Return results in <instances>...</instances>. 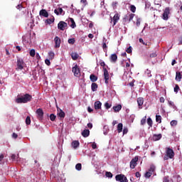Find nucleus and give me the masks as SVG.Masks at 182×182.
Listing matches in <instances>:
<instances>
[{"label":"nucleus","mask_w":182,"mask_h":182,"mask_svg":"<svg viewBox=\"0 0 182 182\" xmlns=\"http://www.w3.org/2000/svg\"><path fill=\"white\" fill-rule=\"evenodd\" d=\"M163 182H170V178L168 176H165L163 179Z\"/></svg>","instance_id":"48"},{"label":"nucleus","mask_w":182,"mask_h":182,"mask_svg":"<svg viewBox=\"0 0 182 182\" xmlns=\"http://www.w3.org/2000/svg\"><path fill=\"white\" fill-rule=\"evenodd\" d=\"M141 19L140 18H137L136 19V26H140V22H141Z\"/></svg>","instance_id":"53"},{"label":"nucleus","mask_w":182,"mask_h":182,"mask_svg":"<svg viewBox=\"0 0 182 182\" xmlns=\"http://www.w3.org/2000/svg\"><path fill=\"white\" fill-rule=\"evenodd\" d=\"M156 122L161 123V115H156Z\"/></svg>","instance_id":"32"},{"label":"nucleus","mask_w":182,"mask_h":182,"mask_svg":"<svg viewBox=\"0 0 182 182\" xmlns=\"http://www.w3.org/2000/svg\"><path fill=\"white\" fill-rule=\"evenodd\" d=\"M12 137H13V139H18V134H16V133H13Z\"/></svg>","instance_id":"61"},{"label":"nucleus","mask_w":182,"mask_h":182,"mask_svg":"<svg viewBox=\"0 0 182 182\" xmlns=\"http://www.w3.org/2000/svg\"><path fill=\"white\" fill-rule=\"evenodd\" d=\"M54 42L55 43V48H60V38L58 36H55L54 38Z\"/></svg>","instance_id":"13"},{"label":"nucleus","mask_w":182,"mask_h":182,"mask_svg":"<svg viewBox=\"0 0 182 182\" xmlns=\"http://www.w3.org/2000/svg\"><path fill=\"white\" fill-rule=\"evenodd\" d=\"M178 122L177 120H172L170 123L171 126L174 127L177 124Z\"/></svg>","instance_id":"47"},{"label":"nucleus","mask_w":182,"mask_h":182,"mask_svg":"<svg viewBox=\"0 0 182 182\" xmlns=\"http://www.w3.org/2000/svg\"><path fill=\"white\" fill-rule=\"evenodd\" d=\"M116 181L119 182H129V180H127V177L123 174H118L115 176Z\"/></svg>","instance_id":"4"},{"label":"nucleus","mask_w":182,"mask_h":182,"mask_svg":"<svg viewBox=\"0 0 182 182\" xmlns=\"http://www.w3.org/2000/svg\"><path fill=\"white\" fill-rule=\"evenodd\" d=\"M40 16H44V18H48L49 16V14L45 9H42L40 11Z\"/></svg>","instance_id":"15"},{"label":"nucleus","mask_w":182,"mask_h":182,"mask_svg":"<svg viewBox=\"0 0 182 182\" xmlns=\"http://www.w3.org/2000/svg\"><path fill=\"white\" fill-rule=\"evenodd\" d=\"M147 124L149 126V127H153V120L151 117L147 119Z\"/></svg>","instance_id":"29"},{"label":"nucleus","mask_w":182,"mask_h":182,"mask_svg":"<svg viewBox=\"0 0 182 182\" xmlns=\"http://www.w3.org/2000/svg\"><path fill=\"white\" fill-rule=\"evenodd\" d=\"M82 137H89L90 131L89 129H84L81 133Z\"/></svg>","instance_id":"17"},{"label":"nucleus","mask_w":182,"mask_h":182,"mask_svg":"<svg viewBox=\"0 0 182 182\" xmlns=\"http://www.w3.org/2000/svg\"><path fill=\"white\" fill-rule=\"evenodd\" d=\"M149 57L150 58H156V57H157V54L156 53V52L152 53L150 54Z\"/></svg>","instance_id":"51"},{"label":"nucleus","mask_w":182,"mask_h":182,"mask_svg":"<svg viewBox=\"0 0 182 182\" xmlns=\"http://www.w3.org/2000/svg\"><path fill=\"white\" fill-rule=\"evenodd\" d=\"M106 177H108V178H112L113 177V173L112 172L107 171L105 173Z\"/></svg>","instance_id":"34"},{"label":"nucleus","mask_w":182,"mask_h":182,"mask_svg":"<svg viewBox=\"0 0 182 182\" xmlns=\"http://www.w3.org/2000/svg\"><path fill=\"white\" fill-rule=\"evenodd\" d=\"M137 161H139V156H135L130 161V168H135L136 166H137Z\"/></svg>","instance_id":"7"},{"label":"nucleus","mask_w":182,"mask_h":182,"mask_svg":"<svg viewBox=\"0 0 182 182\" xmlns=\"http://www.w3.org/2000/svg\"><path fill=\"white\" fill-rule=\"evenodd\" d=\"M36 113L37 114V119H38V120H43V109H42V108L37 109Z\"/></svg>","instance_id":"6"},{"label":"nucleus","mask_w":182,"mask_h":182,"mask_svg":"<svg viewBox=\"0 0 182 182\" xmlns=\"http://www.w3.org/2000/svg\"><path fill=\"white\" fill-rule=\"evenodd\" d=\"M104 79L105 80L106 85L109 84V79H110V75H109V71H107V68H104Z\"/></svg>","instance_id":"8"},{"label":"nucleus","mask_w":182,"mask_h":182,"mask_svg":"<svg viewBox=\"0 0 182 182\" xmlns=\"http://www.w3.org/2000/svg\"><path fill=\"white\" fill-rule=\"evenodd\" d=\"M133 18H134V14H129V22L132 21L133 20Z\"/></svg>","instance_id":"50"},{"label":"nucleus","mask_w":182,"mask_h":182,"mask_svg":"<svg viewBox=\"0 0 182 182\" xmlns=\"http://www.w3.org/2000/svg\"><path fill=\"white\" fill-rule=\"evenodd\" d=\"M63 12V9L62 8H60V7H59L58 9L54 10V13L56 15H62Z\"/></svg>","instance_id":"23"},{"label":"nucleus","mask_w":182,"mask_h":182,"mask_svg":"<svg viewBox=\"0 0 182 182\" xmlns=\"http://www.w3.org/2000/svg\"><path fill=\"white\" fill-rule=\"evenodd\" d=\"M105 109H107V110H108V109H110V107H112V103L105 102Z\"/></svg>","instance_id":"37"},{"label":"nucleus","mask_w":182,"mask_h":182,"mask_svg":"<svg viewBox=\"0 0 182 182\" xmlns=\"http://www.w3.org/2000/svg\"><path fill=\"white\" fill-rule=\"evenodd\" d=\"M178 45H182V37H181L179 39Z\"/></svg>","instance_id":"64"},{"label":"nucleus","mask_w":182,"mask_h":182,"mask_svg":"<svg viewBox=\"0 0 182 182\" xmlns=\"http://www.w3.org/2000/svg\"><path fill=\"white\" fill-rule=\"evenodd\" d=\"M48 55L50 57V59H53V58H55V53L50 51V53H48Z\"/></svg>","instance_id":"44"},{"label":"nucleus","mask_w":182,"mask_h":182,"mask_svg":"<svg viewBox=\"0 0 182 182\" xmlns=\"http://www.w3.org/2000/svg\"><path fill=\"white\" fill-rule=\"evenodd\" d=\"M99 87V86L97 85V83L95 82H92L91 85V90L92 92H96V90H97V88Z\"/></svg>","instance_id":"21"},{"label":"nucleus","mask_w":182,"mask_h":182,"mask_svg":"<svg viewBox=\"0 0 182 182\" xmlns=\"http://www.w3.org/2000/svg\"><path fill=\"white\" fill-rule=\"evenodd\" d=\"M110 61L113 62L114 63H116V62H117V54L111 55Z\"/></svg>","instance_id":"20"},{"label":"nucleus","mask_w":182,"mask_h":182,"mask_svg":"<svg viewBox=\"0 0 182 182\" xmlns=\"http://www.w3.org/2000/svg\"><path fill=\"white\" fill-rule=\"evenodd\" d=\"M56 119V116L53 114H51L50 115V119L51 120V122H55V119Z\"/></svg>","instance_id":"42"},{"label":"nucleus","mask_w":182,"mask_h":182,"mask_svg":"<svg viewBox=\"0 0 182 182\" xmlns=\"http://www.w3.org/2000/svg\"><path fill=\"white\" fill-rule=\"evenodd\" d=\"M128 132H129V129L127 128H126V127L124 128L123 134H127Z\"/></svg>","instance_id":"55"},{"label":"nucleus","mask_w":182,"mask_h":182,"mask_svg":"<svg viewBox=\"0 0 182 182\" xmlns=\"http://www.w3.org/2000/svg\"><path fill=\"white\" fill-rule=\"evenodd\" d=\"M80 2H81V4H83V5H85V6H86V4H87V0H81Z\"/></svg>","instance_id":"57"},{"label":"nucleus","mask_w":182,"mask_h":182,"mask_svg":"<svg viewBox=\"0 0 182 182\" xmlns=\"http://www.w3.org/2000/svg\"><path fill=\"white\" fill-rule=\"evenodd\" d=\"M140 43H142V45H145L147 46V43H145L144 41H143V38H139Z\"/></svg>","instance_id":"56"},{"label":"nucleus","mask_w":182,"mask_h":182,"mask_svg":"<svg viewBox=\"0 0 182 182\" xmlns=\"http://www.w3.org/2000/svg\"><path fill=\"white\" fill-rule=\"evenodd\" d=\"M87 112H88L89 113H92V112H93V109H92L90 107H87Z\"/></svg>","instance_id":"63"},{"label":"nucleus","mask_w":182,"mask_h":182,"mask_svg":"<svg viewBox=\"0 0 182 182\" xmlns=\"http://www.w3.org/2000/svg\"><path fill=\"white\" fill-rule=\"evenodd\" d=\"M87 127L89 128V129H92V127H93V124H92V123H88L87 124Z\"/></svg>","instance_id":"62"},{"label":"nucleus","mask_w":182,"mask_h":182,"mask_svg":"<svg viewBox=\"0 0 182 182\" xmlns=\"http://www.w3.org/2000/svg\"><path fill=\"white\" fill-rule=\"evenodd\" d=\"M156 170V166H154V165H151L149 171V173H151L153 174V173H154V171Z\"/></svg>","instance_id":"31"},{"label":"nucleus","mask_w":182,"mask_h":182,"mask_svg":"<svg viewBox=\"0 0 182 182\" xmlns=\"http://www.w3.org/2000/svg\"><path fill=\"white\" fill-rule=\"evenodd\" d=\"M55 22V18H48L46 20V23H48V25H50V23H53Z\"/></svg>","instance_id":"30"},{"label":"nucleus","mask_w":182,"mask_h":182,"mask_svg":"<svg viewBox=\"0 0 182 182\" xmlns=\"http://www.w3.org/2000/svg\"><path fill=\"white\" fill-rule=\"evenodd\" d=\"M29 102H32V95L30 94H25L21 95L18 98L16 99V103H29Z\"/></svg>","instance_id":"1"},{"label":"nucleus","mask_w":182,"mask_h":182,"mask_svg":"<svg viewBox=\"0 0 182 182\" xmlns=\"http://www.w3.org/2000/svg\"><path fill=\"white\" fill-rule=\"evenodd\" d=\"M58 116L60 117L61 119H65V112H63L62 109L60 110V112L58 113Z\"/></svg>","instance_id":"28"},{"label":"nucleus","mask_w":182,"mask_h":182,"mask_svg":"<svg viewBox=\"0 0 182 182\" xmlns=\"http://www.w3.org/2000/svg\"><path fill=\"white\" fill-rule=\"evenodd\" d=\"M92 148L95 150V149H97V145L96 144V143H93L92 144Z\"/></svg>","instance_id":"58"},{"label":"nucleus","mask_w":182,"mask_h":182,"mask_svg":"<svg viewBox=\"0 0 182 182\" xmlns=\"http://www.w3.org/2000/svg\"><path fill=\"white\" fill-rule=\"evenodd\" d=\"M16 159H18V156H16V155H15V154L11 155V160L13 161H16Z\"/></svg>","instance_id":"49"},{"label":"nucleus","mask_w":182,"mask_h":182,"mask_svg":"<svg viewBox=\"0 0 182 182\" xmlns=\"http://www.w3.org/2000/svg\"><path fill=\"white\" fill-rule=\"evenodd\" d=\"M174 151L170 147L166 148V155L164 156V160H168V159H174Z\"/></svg>","instance_id":"2"},{"label":"nucleus","mask_w":182,"mask_h":182,"mask_svg":"<svg viewBox=\"0 0 182 182\" xmlns=\"http://www.w3.org/2000/svg\"><path fill=\"white\" fill-rule=\"evenodd\" d=\"M139 109H143V105L144 103V98L139 97L136 99Z\"/></svg>","instance_id":"11"},{"label":"nucleus","mask_w":182,"mask_h":182,"mask_svg":"<svg viewBox=\"0 0 182 182\" xmlns=\"http://www.w3.org/2000/svg\"><path fill=\"white\" fill-rule=\"evenodd\" d=\"M130 11L131 12H133V14H134V12H136V6L134 5H131Z\"/></svg>","instance_id":"41"},{"label":"nucleus","mask_w":182,"mask_h":182,"mask_svg":"<svg viewBox=\"0 0 182 182\" xmlns=\"http://www.w3.org/2000/svg\"><path fill=\"white\" fill-rule=\"evenodd\" d=\"M176 80H178V82H181V73L176 72Z\"/></svg>","instance_id":"27"},{"label":"nucleus","mask_w":182,"mask_h":182,"mask_svg":"<svg viewBox=\"0 0 182 182\" xmlns=\"http://www.w3.org/2000/svg\"><path fill=\"white\" fill-rule=\"evenodd\" d=\"M94 107L95 110L102 109V102H100V101H96L94 104Z\"/></svg>","instance_id":"14"},{"label":"nucleus","mask_w":182,"mask_h":182,"mask_svg":"<svg viewBox=\"0 0 182 182\" xmlns=\"http://www.w3.org/2000/svg\"><path fill=\"white\" fill-rule=\"evenodd\" d=\"M100 66L102 67L103 70H105V68H109V66L106 65V63H105L104 61H101L100 63Z\"/></svg>","instance_id":"35"},{"label":"nucleus","mask_w":182,"mask_h":182,"mask_svg":"<svg viewBox=\"0 0 182 182\" xmlns=\"http://www.w3.org/2000/svg\"><path fill=\"white\" fill-rule=\"evenodd\" d=\"M135 176H136V177L137 178L141 177V174H140V172H136V173H135Z\"/></svg>","instance_id":"59"},{"label":"nucleus","mask_w":182,"mask_h":182,"mask_svg":"<svg viewBox=\"0 0 182 182\" xmlns=\"http://www.w3.org/2000/svg\"><path fill=\"white\" fill-rule=\"evenodd\" d=\"M168 15H170V9L168 7L166 8L163 14V19L167 21L168 19Z\"/></svg>","instance_id":"12"},{"label":"nucleus","mask_w":182,"mask_h":182,"mask_svg":"<svg viewBox=\"0 0 182 182\" xmlns=\"http://www.w3.org/2000/svg\"><path fill=\"white\" fill-rule=\"evenodd\" d=\"M161 137H163L161 134H154L153 136H152V140L154 141H158V140H160L161 139Z\"/></svg>","instance_id":"16"},{"label":"nucleus","mask_w":182,"mask_h":182,"mask_svg":"<svg viewBox=\"0 0 182 182\" xmlns=\"http://www.w3.org/2000/svg\"><path fill=\"white\" fill-rule=\"evenodd\" d=\"M180 90V87L178 86V85H176L175 87H174V92L175 93H178V90Z\"/></svg>","instance_id":"46"},{"label":"nucleus","mask_w":182,"mask_h":182,"mask_svg":"<svg viewBox=\"0 0 182 182\" xmlns=\"http://www.w3.org/2000/svg\"><path fill=\"white\" fill-rule=\"evenodd\" d=\"M45 63L47 65V66H50V60L46 59L45 60Z\"/></svg>","instance_id":"52"},{"label":"nucleus","mask_w":182,"mask_h":182,"mask_svg":"<svg viewBox=\"0 0 182 182\" xmlns=\"http://www.w3.org/2000/svg\"><path fill=\"white\" fill-rule=\"evenodd\" d=\"M71 58H72L73 60H77V59L79 58V54H77V53H72Z\"/></svg>","instance_id":"25"},{"label":"nucleus","mask_w":182,"mask_h":182,"mask_svg":"<svg viewBox=\"0 0 182 182\" xmlns=\"http://www.w3.org/2000/svg\"><path fill=\"white\" fill-rule=\"evenodd\" d=\"M16 66L17 67L16 68V70H22L23 69V66H25V63L23 62V60L18 58Z\"/></svg>","instance_id":"3"},{"label":"nucleus","mask_w":182,"mask_h":182,"mask_svg":"<svg viewBox=\"0 0 182 182\" xmlns=\"http://www.w3.org/2000/svg\"><path fill=\"white\" fill-rule=\"evenodd\" d=\"M75 42H76V40H75V38L68 39V43H70V45H75Z\"/></svg>","instance_id":"39"},{"label":"nucleus","mask_w":182,"mask_h":182,"mask_svg":"<svg viewBox=\"0 0 182 182\" xmlns=\"http://www.w3.org/2000/svg\"><path fill=\"white\" fill-rule=\"evenodd\" d=\"M80 145V143L79 142V141H73L71 143V146L74 149H77V147H79Z\"/></svg>","instance_id":"19"},{"label":"nucleus","mask_w":182,"mask_h":182,"mask_svg":"<svg viewBox=\"0 0 182 182\" xmlns=\"http://www.w3.org/2000/svg\"><path fill=\"white\" fill-rule=\"evenodd\" d=\"M90 79L91 82L95 83V82L97 81V76L95 75V74H91L90 76Z\"/></svg>","instance_id":"24"},{"label":"nucleus","mask_w":182,"mask_h":182,"mask_svg":"<svg viewBox=\"0 0 182 182\" xmlns=\"http://www.w3.org/2000/svg\"><path fill=\"white\" fill-rule=\"evenodd\" d=\"M117 132H118V133H122V132H123V124L122 123L118 124Z\"/></svg>","instance_id":"26"},{"label":"nucleus","mask_w":182,"mask_h":182,"mask_svg":"<svg viewBox=\"0 0 182 182\" xmlns=\"http://www.w3.org/2000/svg\"><path fill=\"white\" fill-rule=\"evenodd\" d=\"M152 175H153L152 173L148 171L145 173V177L146 178H150V177H151Z\"/></svg>","instance_id":"40"},{"label":"nucleus","mask_w":182,"mask_h":182,"mask_svg":"<svg viewBox=\"0 0 182 182\" xmlns=\"http://www.w3.org/2000/svg\"><path fill=\"white\" fill-rule=\"evenodd\" d=\"M126 52L127 53H132V46H129Z\"/></svg>","instance_id":"54"},{"label":"nucleus","mask_w":182,"mask_h":182,"mask_svg":"<svg viewBox=\"0 0 182 182\" xmlns=\"http://www.w3.org/2000/svg\"><path fill=\"white\" fill-rule=\"evenodd\" d=\"M26 124H27V126H29V124H31V117L28 116L26 118Z\"/></svg>","instance_id":"38"},{"label":"nucleus","mask_w":182,"mask_h":182,"mask_svg":"<svg viewBox=\"0 0 182 182\" xmlns=\"http://www.w3.org/2000/svg\"><path fill=\"white\" fill-rule=\"evenodd\" d=\"M36 53H35V49H32L30 50V56H31V58H34Z\"/></svg>","instance_id":"45"},{"label":"nucleus","mask_w":182,"mask_h":182,"mask_svg":"<svg viewBox=\"0 0 182 182\" xmlns=\"http://www.w3.org/2000/svg\"><path fill=\"white\" fill-rule=\"evenodd\" d=\"M102 48L104 50V52H107V45L106 43H102Z\"/></svg>","instance_id":"43"},{"label":"nucleus","mask_w":182,"mask_h":182,"mask_svg":"<svg viewBox=\"0 0 182 182\" xmlns=\"http://www.w3.org/2000/svg\"><path fill=\"white\" fill-rule=\"evenodd\" d=\"M73 73H74V76H76V77H79V76H80V68H79L77 65H75L73 68Z\"/></svg>","instance_id":"9"},{"label":"nucleus","mask_w":182,"mask_h":182,"mask_svg":"<svg viewBox=\"0 0 182 182\" xmlns=\"http://www.w3.org/2000/svg\"><path fill=\"white\" fill-rule=\"evenodd\" d=\"M58 28L60 31H65L68 28V23L65 21H60L58 24Z\"/></svg>","instance_id":"10"},{"label":"nucleus","mask_w":182,"mask_h":182,"mask_svg":"<svg viewBox=\"0 0 182 182\" xmlns=\"http://www.w3.org/2000/svg\"><path fill=\"white\" fill-rule=\"evenodd\" d=\"M114 113H119L122 110V105H117V106H114L112 107Z\"/></svg>","instance_id":"18"},{"label":"nucleus","mask_w":182,"mask_h":182,"mask_svg":"<svg viewBox=\"0 0 182 182\" xmlns=\"http://www.w3.org/2000/svg\"><path fill=\"white\" fill-rule=\"evenodd\" d=\"M110 18L111 22H113V26H114V25H116V23H117V22H119V20L120 19V14H119V13H116L113 18L110 17Z\"/></svg>","instance_id":"5"},{"label":"nucleus","mask_w":182,"mask_h":182,"mask_svg":"<svg viewBox=\"0 0 182 182\" xmlns=\"http://www.w3.org/2000/svg\"><path fill=\"white\" fill-rule=\"evenodd\" d=\"M146 120H147V116L144 117L143 119L141 120V126H144V124H146Z\"/></svg>","instance_id":"33"},{"label":"nucleus","mask_w":182,"mask_h":182,"mask_svg":"<svg viewBox=\"0 0 182 182\" xmlns=\"http://www.w3.org/2000/svg\"><path fill=\"white\" fill-rule=\"evenodd\" d=\"M75 168L76 170H77L78 171H80V170H82V164H77L75 165Z\"/></svg>","instance_id":"36"},{"label":"nucleus","mask_w":182,"mask_h":182,"mask_svg":"<svg viewBox=\"0 0 182 182\" xmlns=\"http://www.w3.org/2000/svg\"><path fill=\"white\" fill-rule=\"evenodd\" d=\"M69 21L71 22V25L70 27L73 29H75V28H76V23H75V20L73 18H69Z\"/></svg>","instance_id":"22"},{"label":"nucleus","mask_w":182,"mask_h":182,"mask_svg":"<svg viewBox=\"0 0 182 182\" xmlns=\"http://www.w3.org/2000/svg\"><path fill=\"white\" fill-rule=\"evenodd\" d=\"M159 102H160L161 103H164V102H165L164 97H161L159 98Z\"/></svg>","instance_id":"60"}]
</instances>
